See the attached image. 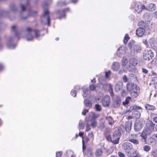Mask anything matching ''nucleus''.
<instances>
[{
	"label": "nucleus",
	"instance_id": "49",
	"mask_svg": "<svg viewBox=\"0 0 157 157\" xmlns=\"http://www.w3.org/2000/svg\"><path fill=\"white\" fill-rule=\"evenodd\" d=\"M139 26L144 27L145 26L144 22V21H141L138 24Z\"/></svg>",
	"mask_w": 157,
	"mask_h": 157
},
{
	"label": "nucleus",
	"instance_id": "38",
	"mask_svg": "<svg viewBox=\"0 0 157 157\" xmlns=\"http://www.w3.org/2000/svg\"><path fill=\"white\" fill-rule=\"evenodd\" d=\"M129 39V37L127 34H126L125 36L124 37V40L123 42L124 44L127 43L128 40Z\"/></svg>",
	"mask_w": 157,
	"mask_h": 157
},
{
	"label": "nucleus",
	"instance_id": "54",
	"mask_svg": "<svg viewBox=\"0 0 157 157\" xmlns=\"http://www.w3.org/2000/svg\"><path fill=\"white\" fill-rule=\"evenodd\" d=\"M88 136L90 138H93L94 135L93 132H91L89 133Z\"/></svg>",
	"mask_w": 157,
	"mask_h": 157
},
{
	"label": "nucleus",
	"instance_id": "5",
	"mask_svg": "<svg viewBox=\"0 0 157 157\" xmlns=\"http://www.w3.org/2000/svg\"><path fill=\"white\" fill-rule=\"evenodd\" d=\"M153 56V53L150 50L146 52L144 55L143 58L144 59L149 60L152 59Z\"/></svg>",
	"mask_w": 157,
	"mask_h": 157
},
{
	"label": "nucleus",
	"instance_id": "20",
	"mask_svg": "<svg viewBox=\"0 0 157 157\" xmlns=\"http://www.w3.org/2000/svg\"><path fill=\"white\" fill-rule=\"evenodd\" d=\"M106 120L108 121L109 124L110 125H112L114 123V121L112 117L110 116L106 117Z\"/></svg>",
	"mask_w": 157,
	"mask_h": 157
},
{
	"label": "nucleus",
	"instance_id": "48",
	"mask_svg": "<svg viewBox=\"0 0 157 157\" xmlns=\"http://www.w3.org/2000/svg\"><path fill=\"white\" fill-rule=\"evenodd\" d=\"M71 94L72 96L74 97H75L76 95V93L75 90H72L71 92Z\"/></svg>",
	"mask_w": 157,
	"mask_h": 157
},
{
	"label": "nucleus",
	"instance_id": "25",
	"mask_svg": "<svg viewBox=\"0 0 157 157\" xmlns=\"http://www.w3.org/2000/svg\"><path fill=\"white\" fill-rule=\"evenodd\" d=\"M103 152L101 149L99 148L96 150L95 154L97 156H101L102 155Z\"/></svg>",
	"mask_w": 157,
	"mask_h": 157
},
{
	"label": "nucleus",
	"instance_id": "45",
	"mask_svg": "<svg viewBox=\"0 0 157 157\" xmlns=\"http://www.w3.org/2000/svg\"><path fill=\"white\" fill-rule=\"evenodd\" d=\"M122 65L123 66L126 65L127 63V60L126 59L123 58L122 59Z\"/></svg>",
	"mask_w": 157,
	"mask_h": 157
},
{
	"label": "nucleus",
	"instance_id": "60",
	"mask_svg": "<svg viewBox=\"0 0 157 157\" xmlns=\"http://www.w3.org/2000/svg\"><path fill=\"white\" fill-rule=\"evenodd\" d=\"M111 73V72L110 71H109L108 72H105V76L106 77V78H108L109 77L108 76V75L109 74H110Z\"/></svg>",
	"mask_w": 157,
	"mask_h": 157
},
{
	"label": "nucleus",
	"instance_id": "64",
	"mask_svg": "<svg viewBox=\"0 0 157 157\" xmlns=\"http://www.w3.org/2000/svg\"><path fill=\"white\" fill-rule=\"evenodd\" d=\"M154 16L155 17L157 18V11H156L154 13Z\"/></svg>",
	"mask_w": 157,
	"mask_h": 157
},
{
	"label": "nucleus",
	"instance_id": "31",
	"mask_svg": "<svg viewBox=\"0 0 157 157\" xmlns=\"http://www.w3.org/2000/svg\"><path fill=\"white\" fill-rule=\"evenodd\" d=\"M12 30L15 32V35L17 37L18 34L17 33V27L15 25L13 26L12 27Z\"/></svg>",
	"mask_w": 157,
	"mask_h": 157
},
{
	"label": "nucleus",
	"instance_id": "21",
	"mask_svg": "<svg viewBox=\"0 0 157 157\" xmlns=\"http://www.w3.org/2000/svg\"><path fill=\"white\" fill-rule=\"evenodd\" d=\"M145 108L147 109L151 110L152 111L156 109V108L154 106L148 104L146 105Z\"/></svg>",
	"mask_w": 157,
	"mask_h": 157
},
{
	"label": "nucleus",
	"instance_id": "6",
	"mask_svg": "<svg viewBox=\"0 0 157 157\" xmlns=\"http://www.w3.org/2000/svg\"><path fill=\"white\" fill-rule=\"evenodd\" d=\"M137 88H139L136 85L131 83L129 82L127 84V90L130 92L135 90V89H137Z\"/></svg>",
	"mask_w": 157,
	"mask_h": 157
},
{
	"label": "nucleus",
	"instance_id": "7",
	"mask_svg": "<svg viewBox=\"0 0 157 157\" xmlns=\"http://www.w3.org/2000/svg\"><path fill=\"white\" fill-rule=\"evenodd\" d=\"M123 148L126 151L128 152L132 148V146L131 143L126 142L123 144Z\"/></svg>",
	"mask_w": 157,
	"mask_h": 157
},
{
	"label": "nucleus",
	"instance_id": "1",
	"mask_svg": "<svg viewBox=\"0 0 157 157\" xmlns=\"http://www.w3.org/2000/svg\"><path fill=\"white\" fill-rule=\"evenodd\" d=\"M25 32L26 34L27 40L28 41L32 40L33 39V34H35V36L36 38H39L40 36L39 30L37 29H32L29 27L27 28Z\"/></svg>",
	"mask_w": 157,
	"mask_h": 157
},
{
	"label": "nucleus",
	"instance_id": "23",
	"mask_svg": "<svg viewBox=\"0 0 157 157\" xmlns=\"http://www.w3.org/2000/svg\"><path fill=\"white\" fill-rule=\"evenodd\" d=\"M121 103V101L120 98L119 97H117L114 103V105L116 107H118L120 105Z\"/></svg>",
	"mask_w": 157,
	"mask_h": 157
},
{
	"label": "nucleus",
	"instance_id": "33",
	"mask_svg": "<svg viewBox=\"0 0 157 157\" xmlns=\"http://www.w3.org/2000/svg\"><path fill=\"white\" fill-rule=\"evenodd\" d=\"M95 108L96 110L97 111H100L101 109V106L98 104L95 105Z\"/></svg>",
	"mask_w": 157,
	"mask_h": 157
},
{
	"label": "nucleus",
	"instance_id": "41",
	"mask_svg": "<svg viewBox=\"0 0 157 157\" xmlns=\"http://www.w3.org/2000/svg\"><path fill=\"white\" fill-rule=\"evenodd\" d=\"M133 111H137L138 110L142 109V108L140 107L137 106L136 105L134 106L133 107Z\"/></svg>",
	"mask_w": 157,
	"mask_h": 157
},
{
	"label": "nucleus",
	"instance_id": "16",
	"mask_svg": "<svg viewBox=\"0 0 157 157\" xmlns=\"http://www.w3.org/2000/svg\"><path fill=\"white\" fill-rule=\"evenodd\" d=\"M129 63L131 65L135 66L137 64L138 62L135 58H132L129 59Z\"/></svg>",
	"mask_w": 157,
	"mask_h": 157
},
{
	"label": "nucleus",
	"instance_id": "42",
	"mask_svg": "<svg viewBox=\"0 0 157 157\" xmlns=\"http://www.w3.org/2000/svg\"><path fill=\"white\" fill-rule=\"evenodd\" d=\"M104 135L105 137L110 134V131L108 129H106L104 132Z\"/></svg>",
	"mask_w": 157,
	"mask_h": 157
},
{
	"label": "nucleus",
	"instance_id": "27",
	"mask_svg": "<svg viewBox=\"0 0 157 157\" xmlns=\"http://www.w3.org/2000/svg\"><path fill=\"white\" fill-rule=\"evenodd\" d=\"M131 99V98L128 97L127 98L125 101L122 102V104L125 106H127L129 104V101Z\"/></svg>",
	"mask_w": 157,
	"mask_h": 157
},
{
	"label": "nucleus",
	"instance_id": "13",
	"mask_svg": "<svg viewBox=\"0 0 157 157\" xmlns=\"http://www.w3.org/2000/svg\"><path fill=\"white\" fill-rule=\"evenodd\" d=\"M69 9L66 8L63 11H57V13L59 15V18L61 19L65 16V12L69 10Z\"/></svg>",
	"mask_w": 157,
	"mask_h": 157
},
{
	"label": "nucleus",
	"instance_id": "24",
	"mask_svg": "<svg viewBox=\"0 0 157 157\" xmlns=\"http://www.w3.org/2000/svg\"><path fill=\"white\" fill-rule=\"evenodd\" d=\"M147 133L146 132V131H143L141 134L140 136H141L142 137V139H143L144 140L143 141L144 142H146V139L147 138Z\"/></svg>",
	"mask_w": 157,
	"mask_h": 157
},
{
	"label": "nucleus",
	"instance_id": "53",
	"mask_svg": "<svg viewBox=\"0 0 157 157\" xmlns=\"http://www.w3.org/2000/svg\"><path fill=\"white\" fill-rule=\"evenodd\" d=\"M90 89L91 90H94L96 88V86L93 85H91L90 86Z\"/></svg>",
	"mask_w": 157,
	"mask_h": 157
},
{
	"label": "nucleus",
	"instance_id": "47",
	"mask_svg": "<svg viewBox=\"0 0 157 157\" xmlns=\"http://www.w3.org/2000/svg\"><path fill=\"white\" fill-rule=\"evenodd\" d=\"M151 154L154 157H157V150L152 151L151 152Z\"/></svg>",
	"mask_w": 157,
	"mask_h": 157
},
{
	"label": "nucleus",
	"instance_id": "51",
	"mask_svg": "<svg viewBox=\"0 0 157 157\" xmlns=\"http://www.w3.org/2000/svg\"><path fill=\"white\" fill-rule=\"evenodd\" d=\"M88 109H84L82 112V114L83 115H86V113H88Z\"/></svg>",
	"mask_w": 157,
	"mask_h": 157
},
{
	"label": "nucleus",
	"instance_id": "61",
	"mask_svg": "<svg viewBox=\"0 0 157 157\" xmlns=\"http://www.w3.org/2000/svg\"><path fill=\"white\" fill-rule=\"evenodd\" d=\"M153 120L155 123H157V117H153Z\"/></svg>",
	"mask_w": 157,
	"mask_h": 157
},
{
	"label": "nucleus",
	"instance_id": "10",
	"mask_svg": "<svg viewBox=\"0 0 157 157\" xmlns=\"http://www.w3.org/2000/svg\"><path fill=\"white\" fill-rule=\"evenodd\" d=\"M43 17L47 21L48 25L49 26L50 25V18L49 16V12L47 10H44Z\"/></svg>",
	"mask_w": 157,
	"mask_h": 157
},
{
	"label": "nucleus",
	"instance_id": "57",
	"mask_svg": "<svg viewBox=\"0 0 157 157\" xmlns=\"http://www.w3.org/2000/svg\"><path fill=\"white\" fill-rule=\"evenodd\" d=\"M142 42L145 45H147V41L146 39H143L142 40Z\"/></svg>",
	"mask_w": 157,
	"mask_h": 157
},
{
	"label": "nucleus",
	"instance_id": "52",
	"mask_svg": "<svg viewBox=\"0 0 157 157\" xmlns=\"http://www.w3.org/2000/svg\"><path fill=\"white\" fill-rule=\"evenodd\" d=\"M106 86H107V87L108 88L109 90L110 91L112 92L113 90H112V86H111V85L110 84H106Z\"/></svg>",
	"mask_w": 157,
	"mask_h": 157
},
{
	"label": "nucleus",
	"instance_id": "8",
	"mask_svg": "<svg viewBox=\"0 0 157 157\" xmlns=\"http://www.w3.org/2000/svg\"><path fill=\"white\" fill-rule=\"evenodd\" d=\"M110 97L108 95L105 96L104 98L102 103L103 106L106 107L109 106L110 102Z\"/></svg>",
	"mask_w": 157,
	"mask_h": 157
},
{
	"label": "nucleus",
	"instance_id": "59",
	"mask_svg": "<svg viewBox=\"0 0 157 157\" xmlns=\"http://www.w3.org/2000/svg\"><path fill=\"white\" fill-rule=\"evenodd\" d=\"M119 49H120V48H119L118 49L117 52V54L118 56L120 57H121V54H120V52H119Z\"/></svg>",
	"mask_w": 157,
	"mask_h": 157
},
{
	"label": "nucleus",
	"instance_id": "39",
	"mask_svg": "<svg viewBox=\"0 0 157 157\" xmlns=\"http://www.w3.org/2000/svg\"><path fill=\"white\" fill-rule=\"evenodd\" d=\"M106 140L109 141L113 143V138H111L110 134L105 137Z\"/></svg>",
	"mask_w": 157,
	"mask_h": 157
},
{
	"label": "nucleus",
	"instance_id": "46",
	"mask_svg": "<svg viewBox=\"0 0 157 157\" xmlns=\"http://www.w3.org/2000/svg\"><path fill=\"white\" fill-rule=\"evenodd\" d=\"M90 129L91 128L90 125L87 123L86 126V131L88 132L90 130Z\"/></svg>",
	"mask_w": 157,
	"mask_h": 157
},
{
	"label": "nucleus",
	"instance_id": "2",
	"mask_svg": "<svg viewBox=\"0 0 157 157\" xmlns=\"http://www.w3.org/2000/svg\"><path fill=\"white\" fill-rule=\"evenodd\" d=\"M121 134L120 128L117 130H116L113 132L112 138L113 139V143L116 144L118 143L119 136Z\"/></svg>",
	"mask_w": 157,
	"mask_h": 157
},
{
	"label": "nucleus",
	"instance_id": "44",
	"mask_svg": "<svg viewBox=\"0 0 157 157\" xmlns=\"http://www.w3.org/2000/svg\"><path fill=\"white\" fill-rule=\"evenodd\" d=\"M134 40L130 41L128 44V46L129 48H131L134 45Z\"/></svg>",
	"mask_w": 157,
	"mask_h": 157
},
{
	"label": "nucleus",
	"instance_id": "9",
	"mask_svg": "<svg viewBox=\"0 0 157 157\" xmlns=\"http://www.w3.org/2000/svg\"><path fill=\"white\" fill-rule=\"evenodd\" d=\"M145 8V6L142 5L141 3H139L137 4L135 7V10L136 11L137 13H139L141 12L142 11L143 8Z\"/></svg>",
	"mask_w": 157,
	"mask_h": 157
},
{
	"label": "nucleus",
	"instance_id": "29",
	"mask_svg": "<svg viewBox=\"0 0 157 157\" xmlns=\"http://www.w3.org/2000/svg\"><path fill=\"white\" fill-rule=\"evenodd\" d=\"M85 124L82 121H80L79 123V129H83L85 127Z\"/></svg>",
	"mask_w": 157,
	"mask_h": 157
},
{
	"label": "nucleus",
	"instance_id": "35",
	"mask_svg": "<svg viewBox=\"0 0 157 157\" xmlns=\"http://www.w3.org/2000/svg\"><path fill=\"white\" fill-rule=\"evenodd\" d=\"M91 115L93 116V117L94 120H95L96 119L99 117L100 116V114H96L94 112H91Z\"/></svg>",
	"mask_w": 157,
	"mask_h": 157
},
{
	"label": "nucleus",
	"instance_id": "15",
	"mask_svg": "<svg viewBox=\"0 0 157 157\" xmlns=\"http://www.w3.org/2000/svg\"><path fill=\"white\" fill-rule=\"evenodd\" d=\"M13 38L12 37H10L9 38L8 40L7 43V47L13 49L15 48L16 46L15 45H11V42Z\"/></svg>",
	"mask_w": 157,
	"mask_h": 157
},
{
	"label": "nucleus",
	"instance_id": "12",
	"mask_svg": "<svg viewBox=\"0 0 157 157\" xmlns=\"http://www.w3.org/2000/svg\"><path fill=\"white\" fill-rule=\"evenodd\" d=\"M132 124V122L130 121H128L126 122L125 128L127 132H129L130 131L131 128Z\"/></svg>",
	"mask_w": 157,
	"mask_h": 157
},
{
	"label": "nucleus",
	"instance_id": "22",
	"mask_svg": "<svg viewBox=\"0 0 157 157\" xmlns=\"http://www.w3.org/2000/svg\"><path fill=\"white\" fill-rule=\"evenodd\" d=\"M86 121L88 122H91L94 120L93 117V116L91 115V113H90L89 115L86 116Z\"/></svg>",
	"mask_w": 157,
	"mask_h": 157
},
{
	"label": "nucleus",
	"instance_id": "36",
	"mask_svg": "<svg viewBox=\"0 0 157 157\" xmlns=\"http://www.w3.org/2000/svg\"><path fill=\"white\" fill-rule=\"evenodd\" d=\"M28 0H27V3L26 5H23L22 4H21V12L22 13V11H24L25 10V8L26 7V5H28Z\"/></svg>",
	"mask_w": 157,
	"mask_h": 157
},
{
	"label": "nucleus",
	"instance_id": "18",
	"mask_svg": "<svg viewBox=\"0 0 157 157\" xmlns=\"http://www.w3.org/2000/svg\"><path fill=\"white\" fill-rule=\"evenodd\" d=\"M85 106L89 108L91 107L92 104L91 101L87 99H85L83 101Z\"/></svg>",
	"mask_w": 157,
	"mask_h": 157
},
{
	"label": "nucleus",
	"instance_id": "34",
	"mask_svg": "<svg viewBox=\"0 0 157 157\" xmlns=\"http://www.w3.org/2000/svg\"><path fill=\"white\" fill-rule=\"evenodd\" d=\"M132 143L135 144H139V142L138 140L136 139H131L129 140Z\"/></svg>",
	"mask_w": 157,
	"mask_h": 157
},
{
	"label": "nucleus",
	"instance_id": "11",
	"mask_svg": "<svg viewBox=\"0 0 157 157\" xmlns=\"http://www.w3.org/2000/svg\"><path fill=\"white\" fill-rule=\"evenodd\" d=\"M155 9V5L152 3H149L146 6V9L149 11H153Z\"/></svg>",
	"mask_w": 157,
	"mask_h": 157
},
{
	"label": "nucleus",
	"instance_id": "62",
	"mask_svg": "<svg viewBox=\"0 0 157 157\" xmlns=\"http://www.w3.org/2000/svg\"><path fill=\"white\" fill-rule=\"evenodd\" d=\"M153 44H154L153 46H157V38L156 39V40H155V42Z\"/></svg>",
	"mask_w": 157,
	"mask_h": 157
},
{
	"label": "nucleus",
	"instance_id": "28",
	"mask_svg": "<svg viewBox=\"0 0 157 157\" xmlns=\"http://www.w3.org/2000/svg\"><path fill=\"white\" fill-rule=\"evenodd\" d=\"M83 98L86 97L88 94H89L90 93V90L86 88H85L83 90Z\"/></svg>",
	"mask_w": 157,
	"mask_h": 157
},
{
	"label": "nucleus",
	"instance_id": "3",
	"mask_svg": "<svg viewBox=\"0 0 157 157\" xmlns=\"http://www.w3.org/2000/svg\"><path fill=\"white\" fill-rule=\"evenodd\" d=\"M144 121L142 119L137 121L135 123L134 125L135 129L139 131L143 127Z\"/></svg>",
	"mask_w": 157,
	"mask_h": 157
},
{
	"label": "nucleus",
	"instance_id": "37",
	"mask_svg": "<svg viewBox=\"0 0 157 157\" xmlns=\"http://www.w3.org/2000/svg\"><path fill=\"white\" fill-rule=\"evenodd\" d=\"M91 122V125L93 128H94L96 127L97 125V122L95 120H94Z\"/></svg>",
	"mask_w": 157,
	"mask_h": 157
},
{
	"label": "nucleus",
	"instance_id": "43",
	"mask_svg": "<svg viewBox=\"0 0 157 157\" xmlns=\"http://www.w3.org/2000/svg\"><path fill=\"white\" fill-rule=\"evenodd\" d=\"M144 150L146 151H148L150 149V146L148 145H145L144 147Z\"/></svg>",
	"mask_w": 157,
	"mask_h": 157
},
{
	"label": "nucleus",
	"instance_id": "19",
	"mask_svg": "<svg viewBox=\"0 0 157 157\" xmlns=\"http://www.w3.org/2000/svg\"><path fill=\"white\" fill-rule=\"evenodd\" d=\"M132 116L133 117L138 118L140 116V113L138 111H133L132 112Z\"/></svg>",
	"mask_w": 157,
	"mask_h": 157
},
{
	"label": "nucleus",
	"instance_id": "63",
	"mask_svg": "<svg viewBox=\"0 0 157 157\" xmlns=\"http://www.w3.org/2000/svg\"><path fill=\"white\" fill-rule=\"evenodd\" d=\"M121 94L123 96H124L126 95V93L124 90H123L121 92Z\"/></svg>",
	"mask_w": 157,
	"mask_h": 157
},
{
	"label": "nucleus",
	"instance_id": "30",
	"mask_svg": "<svg viewBox=\"0 0 157 157\" xmlns=\"http://www.w3.org/2000/svg\"><path fill=\"white\" fill-rule=\"evenodd\" d=\"M133 49L134 51L138 52H140V50H141V48L140 46L136 45L134 46Z\"/></svg>",
	"mask_w": 157,
	"mask_h": 157
},
{
	"label": "nucleus",
	"instance_id": "50",
	"mask_svg": "<svg viewBox=\"0 0 157 157\" xmlns=\"http://www.w3.org/2000/svg\"><path fill=\"white\" fill-rule=\"evenodd\" d=\"M62 153L61 151H59L56 153V157H60L62 155Z\"/></svg>",
	"mask_w": 157,
	"mask_h": 157
},
{
	"label": "nucleus",
	"instance_id": "17",
	"mask_svg": "<svg viewBox=\"0 0 157 157\" xmlns=\"http://www.w3.org/2000/svg\"><path fill=\"white\" fill-rule=\"evenodd\" d=\"M120 64L118 62H114L112 66V68L114 71H117L120 68Z\"/></svg>",
	"mask_w": 157,
	"mask_h": 157
},
{
	"label": "nucleus",
	"instance_id": "40",
	"mask_svg": "<svg viewBox=\"0 0 157 157\" xmlns=\"http://www.w3.org/2000/svg\"><path fill=\"white\" fill-rule=\"evenodd\" d=\"M89 139L88 138L86 137L83 138L82 140V145H83V147L84 149V142L86 143H87L89 140Z\"/></svg>",
	"mask_w": 157,
	"mask_h": 157
},
{
	"label": "nucleus",
	"instance_id": "4",
	"mask_svg": "<svg viewBox=\"0 0 157 157\" xmlns=\"http://www.w3.org/2000/svg\"><path fill=\"white\" fill-rule=\"evenodd\" d=\"M145 31L144 28L142 27H140L136 30V35L138 37H141L145 35Z\"/></svg>",
	"mask_w": 157,
	"mask_h": 157
},
{
	"label": "nucleus",
	"instance_id": "56",
	"mask_svg": "<svg viewBox=\"0 0 157 157\" xmlns=\"http://www.w3.org/2000/svg\"><path fill=\"white\" fill-rule=\"evenodd\" d=\"M118 155L120 157H124V154L121 152H118Z\"/></svg>",
	"mask_w": 157,
	"mask_h": 157
},
{
	"label": "nucleus",
	"instance_id": "58",
	"mask_svg": "<svg viewBox=\"0 0 157 157\" xmlns=\"http://www.w3.org/2000/svg\"><path fill=\"white\" fill-rule=\"evenodd\" d=\"M142 71L145 74H147L148 72V71L146 69L143 68L142 69Z\"/></svg>",
	"mask_w": 157,
	"mask_h": 157
},
{
	"label": "nucleus",
	"instance_id": "55",
	"mask_svg": "<svg viewBox=\"0 0 157 157\" xmlns=\"http://www.w3.org/2000/svg\"><path fill=\"white\" fill-rule=\"evenodd\" d=\"M122 78L125 82H126L128 81V79L125 75L123 76Z\"/></svg>",
	"mask_w": 157,
	"mask_h": 157
},
{
	"label": "nucleus",
	"instance_id": "26",
	"mask_svg": "<svg viewBox=\"0 0 157 157\" xmlns=\"http://www.w3.org/2000/svg\"><path fill=\"white\" fill-rule=\"evenodd\" d=\"M138 88H137V89H135V90H132L131 92V94L132 96L134 98L136 97L138 95V93L136 90H138Z\"/></svg>",
	"mask_w": 157,
	"mask_h": 157
},
{
	"label": "nucleus",
	"instance_id": "32",
	"mask_svg": "<svg viewBox=\"0 0 157 157\" xmlns=\"http://www.w3.org/2000/svg\"><path fill=\"white\" fill-rule=\"evenodd\" d=\"M10 10L13 12H16L17 10V8L16 6L14 5H12L10 6Z\"/></svg>",
	"mask_w": 157,
	"mask_h": 157
},
{
	"label": "nucleus",
	"instance_id": "14",
	"mask_svg": "<svg viewBox=\"0 0 157 157\" xmlns=\"http://www.w3.org/2000/svg\"><path fill=\"white\" fill-rule=\"evenodd\" d=\"M123 86V83L122 82L119 81L116 84L115 90L117 91H118L122 88Z\"/></svg>",
	"mask_w": 157,
	"mask_h": 157
}]
</instances>
